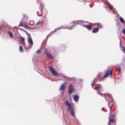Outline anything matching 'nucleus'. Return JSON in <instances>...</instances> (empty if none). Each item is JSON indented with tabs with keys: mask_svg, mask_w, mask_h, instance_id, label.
<instances>
[{
	"mask_svg": "<svg viewBox=\"0 0 125 125\" xmlns=\"http://www.w3.org/2000/svg\"><path fill=\"white\" fill-rule=\"evenodd\" d=\"M98 80V79L96 78H95L94 80L91 83V85L92 88L97 90V92L98 93V94L102 96H104V93H103L100 92V91H102V86L100 84H98L96 86V87L94 88L93 87V85L94 84L95 82Z\"/></svg>",
	"mask_w": 125,
	"mask_h": 125,
	"instance_id": "obj_1",
	"label": "nucleus"
},
{
	"mask_svg": "<svg viewBox=\"0 0 125 125\" xmlns=\"http://www.w3.org/2000/svg\"><path fill=\"white\" fill-rule=\"evenodd\" d=\"M25 32L26 33L28 37V42L29 43L30 46L31 47L32 46L33 44L32 40L30 34L28 33L26 31H25Z\"/></svg>",
	"mask_w": 125,
	"mask_h": 125,
	"instance_id": "obj_2",
	"label": "nucleus"
},
{
	"mask_svg": "<svg viewBox=\"0 0 125 125\" xmlns=\"http://www.w3.org/2000/svg\"><path fill=\"white\" fill-rule=\"evenodd\" d=\"M44 52L46 55L49 58L52 59L53 60H54L53 56L48 51L47 49L45 48L44 49Z\"/></svg>",
	"mask_w": 125,
	"mask_h": 125,
	"instance_id": "obj_3",
	"label": "nucleus"
},
{
	"mask_svg": "<svg viewBox=\"0 0 125 125\" xmlns=\"http://www.w3.org/2000/svg\"><path fill=\"white\" fill-rule=\"evenodd\" d=\"M49 68L54 76L58 75V73L56 72L54 68L51 66H49Z\"/></svg>",
	"mask_w": 125,
	"mask_h": 125,
	"instance_id": "obj_4",
	"label": "nucleus"
},
{
	"mask_svg": "<svg viewBox=\"0 0 125 125\" xmlns=\"http://www.w3.org/2000/svg\"><path fill=\"white\" fill-rule=\"evenodd\" d=\"M68 93L71 94L74 91V88L72 85L71 84H69Z\"/></svg>",
	"mask_w": 125,
	"mask_h": 125,
	"instance_id": "obj_5",
	"label": "nucleus"
},
{
	"mask_svg": "<svg viewBox=\"0 0 125 125\" xmlns=\"http://www.w3.org/2000/svg\"><path fill=\"white\" fill-rule=\"evenodd\" d=\"M68 110L69 111L71 115L72 116L74 115V113L72 107L69 108Z\"/></svg>",
	"mask_w": 125,
	"mask_h": 125,
	"instance_id": "obj_6",
	"label": "nucleus"
},
{
	"mask_svg": "<svg viewBox=\"0 0 125 125\" xmlns=\"http://www.w3.org/2000/svg\"><path fill=\"white\" fill-rule=\"evenodd\" d=\"M66 83V82L64 83H63V84L61 85L60 87H59V90L61 91H62L65 88V84Z\"/></svg>",
	"mask_w": 125,
	"mask_h": 125,
	"instance_id": "obj_7",
	"label": "nucleus"
},
{
	"mask_svg": "<svg viewBox=\"0 0 125 125\" xmlns=\"http://www.w3.org/2000/svg\"><path fill=\"white\" fill-rule=\"evenodd\" d=\"M81 21L77 20V21H73V22H72V23H76L77 24H79L80 25H82L83 27H85V26H84V25H85L84 24H83V25H81V24H79V23H81Z\"/></svg>",
	"mask_w": 125,
	"mask_h": 125,
	"instance_id": "obj_8",
	"label": "nucleus"
},
{
	"mask_svg": "<svg viewBox=\"0 0 125 125\" xmlns=\"http://www.w3.org/2000/svg\"><path fill=\"white\" fill-rule=\"evenodd\" d=\"M73 99L76 102H77L79 99V97L78 96L76 95H74L73 96Z\"/></svg>",
	"mask_w": 125,
	"mask_h": 125,
	"instance_id": "obj_9",
	"label": "nucleus"
},
{
	"mask_svg": "<svg viewBox=\"0 0 125 125\" xmlns=\"http://www.w3.org/2000/svg\"><path fill=\"white\" fill-rule=\"evenodd\" d=\"M64 104L66 106L68 107V108L72 107L70 104L69 103L68 101H66L64 102Z\"/></svg>",
	"mask_w": 125,
	"mask_h": 125,
	"instance_id": "obj_10",
	"label": "nucleus"
},
{
	"mask_svg": "<svg viewBox=\"0 0 125 125\" xmlns=\"http://www.w3.org/2000/svg\"><path fill=\"white\" fill-rule=\"evenodd\" d=\"M109 121L108 124V125H112V124L115 122V120L114 119H109Z\"/></svg>",
	"mask_w": 125,
	"mask_h": 125,
	"instance_id": "obj_11",
	"label": "nucleus"
},
{
	"mask_svg": "<svg viewBox=\"0 0 125 125\" xmlns=\"http://www.w3.org/2000/svg\"><path fill=\"white\" fill-rule=\"evenodd\" d=\"M85 27L87 28L89 30H91L92 29V27L90 25H84Z\"/></svg>",
	"mask_w": 125,
	"mask_h": 125,
	"instance_id": "obj_12",
	"label": "nucleus"
},
{
	"mask_svg": "<svg viewBox=\"0 0 125 125\" xmlns=\"http://www.w3.org/2000/svg\"><path fill=\"white\" fill-rule=\"evenodd\" d=\"M99 31V29L98 28H94L92 30V32L93 33H97Z\"/></svg>",
	"mask_w": 125,
	"mask_h": 125,
	"instance_id": "obj_13",
	"label": "nucleus"
},
{
	"mask_svg": "<svg viewBox=\"0 0 125 125\" xmlns=\"http://www.w3.org/2000/svg\"><path fill=\"white\" fill-rule=\"evenodd\" d=\"M7 32L9 35L10 37V38H12L13 36L12 33L9 30Z\"/></svg>",
	"mask_w": 125,
	"mask_h": 125,
	"instance_id": "obj_14",
	"label": "nucleus"
},
{
	"mask_svg": "<svg viewBox=\"0 0 125 125\" xmlns=\"http://www.w3.org/2000/svg\"><path fill=\"white\" fill-rule=\"evenodd\" d=\"M109 72L108 71H107L106 72L105 74H104V76L102 78V79L104 78H105L107 77L109 75Z\"/></svg>",
	"mask_w": 125,
	"mask_h": 125,
	"instance_id": "obj_15",
	"label": "nucleus"
},
{
	"mask_svg": "<svg viewBox=\"0 0 125 125\" xmlns=\"http://www.w3.org/2000/svg\"><path fill=\"white\" fill-rule=\"evenodd\" d=\"M119 19L120 20V21L122 23H124V24H125V22L124 19L121 17L120 16Z\"/></svg>",
	"mask_w": 125,
	"mask_h": 125,
	"instance_id": "obj_16",
	"label": "nucleus"
},
{
	"mask_svg": "<svg viewBox=\"0 0 125 125\" xmlns=\"http://www.w3.org/2000/svg\"><path fill=\"white\" fill-rule=\"evenodd\" d=\"M62 28H63V29H65L66 28L65 27H58L57 28H55L54 30V32H56V31L57 30H60V29H62Z\"/></svg>",
	"mask_w": 125,
	"mask_h": 125,
	"instance_id": "obj_17",
	"label": "nucleus"
},
{
	"mask_svg": "<svg viewBox=\"0 0 125 125\" xmlns=\"http://www.w3.org/2000/svg\"><path fill=\"white\" fill-rule=\"evenodd\" d=\"M19 51L21 52H23V49L22 46L21 45L20 46Z\"/></svg>",
	"mask_w": 125,
	"mask_h": 125,
	"instance_id": "obj_18",
	"label": "nucleus"
},
{
	"mask_svg": "<svg viewBox=\"0 0 125 125\" xmlns=\"http://www.w3.org/2000/svg\"><path fill=\"white\" fill-rule=\"evenodd\" d=\"M115 115H111L109 118V119H114L115 118Z\"/></svg>",
	"mask_w": 125,
	"mask_h": 125,
	"instance_id": "obj_19",
	"label": "nucleus"
},
{
	"mask_svg": "<svg viewBox=\"0 0 125 125\" xmlns=\"http://www.w3.org/2000/svg\"><path fill=\"white\" fill-rule=\"evenodd\" d=\"M97 25L99 28H102V25L98 23H97Z\"/></svg>",
	"mask_w": 125,
	"mask_h": 125,
	"instance_id": "obj_20",
	"label": "nucleus"
},
{
	"mask_svg": "<svg viewBox=\"0 0 125 125\" xmlns=\"http://www.w3.org/2000/svg\"><path fill=\"white\" fill-rule=\"evenodd\" d=\"M108 7L111 10H112L113 9V6L112 5H110V4H108Z\"/></svg>",
	"mask_w": 125,
	"mask_h": 125,
	"instance_id": "obj_21",
	"label": "nucleus"
},
{
	"mask_svg": "<svg viewBox=\"0 0 125 125\" xmlns=\"http://www.w3.org/2000/svg\"><path fill=\"white\" fill-rule=\"evenodd\" d=\"M20 39L22 40L23 43H24V44H25V42L24 41V38H23V37H22L21 36L20 37Z\"/></svg>",
	"mask_w": 125,
	"mask_h": 125,
	"instance_id": "obj_22",
	"label": "nucleus"
},
{
	"mask_svg": "<svg viewBox=\"0 0 125 125\" xmlns=\"http://www.w3.org/2000/svg\"><path fill=\"white\" fill-rule=\"evenodd\" d=\"M61 77L63 78H65L66 79H67V77L66 76L64 75H61Z\"/></svg>",
	"mask_w": 125,
	"mask_h": 125,
	"instance_id": "obj_23",
	"label": "nucleus"
},
{
	"mask_svg": "<svg viewBox=\"0 0 125 125\" xmlns=\"http://www.w3.org/2000/svg\"><path fill=\"white\" fill-rule=\"evenodd\" d=\"M73 26H74L73 25H72L71 26L70 28H67L68 29H69L70 30H71V29H73L74 28Z\"/></svg>",
	"mask_w": 125,
	"mask_h": 125,
	"instance_id": "obj_24",
	"label": "nucleus"
},
{
	"mask_svg": "<svg viewBox=\"0 0 125 125\" xmlns=\"http://www.w3.org/2000/svg\"><path fill=\"white\" fill-rule=\"evenodd\" d=\"M118 66V71L119 72H120L121 71V68L120 66L119 65H117Z\"/></svg>",
	"mask_w": 125,
	"mask_h": 125,
	"instance_id": "obj_25",
	"label": "nucleus"
},
{
	"mask_svg": "<svg viewBox=\"0 0 125 125\" xmlns=\"http://www.w3.org/2000/svg\"><path fill=\"white\" fill-rule=\"evenodd\" d=\"M125 62V59H123L122 60V62L121 63V64H122L123 63Z\"/></svg>",
	"mask_w": 125,
	"mask_h": 125,
	"instance_id": "obj_26",
	"label": "nucleus"
},
{
	"mask_svg": "<svg viewBox=\"0 0 125 125\" xmlns=\"http://www.w3.org/2000/svg\"><path fill=\"white\" fill-rule=\"evenodd\" d=\"M54 30L52 31H51L50 33L49 34L50 35H51L53 33H55V32H54Z\"/></svg>",
	"mask_w": 125,
	"mask_h": 125,
	"instance_id": "obj_27",
	"label": "nucleus"
},
{
	"mask_svg": "<svg viewBox=\"0 0 125 125\" xmlns=\"http://www.w3.org/2000/svg\"><path fill=\"white\" fill-rule=\"evenodd\" d=\"M41 21H39L36 24V25H39L40 24Z\"/></svg>",
	"mask_w": 125,
	"mask_h": 125,
	"instance_id": "obj_28",
	"label": "nucleus"
},
{
	"mask_svg": "<svg viewBox=\"0 0 125 125\" xmlns=\"http://www.w3.org/2000/svg\"><path fill=\"white\" fill-rule=\"evenodd\" d=\"M38 3H39V4L40 3V5L41 6V7H42L43 6V4L42 3V4H41V2H38Z\"/></svg>",
	"mask_w": 125,
	"mask_h": 125,
	"instance_id": "obj_29",
	"label": "nucleus"
},
{
	"mask_svg": "<svg viewBox=\"0 0 125 125\" xmlns=\"http://www.w3.org/2000/svg\"><path fill=\"white\" fill-rule=\"evenodd\" d=\"M122 32L125 35V29H124L122 31Z\"/></svg>",
	"mask_w": 125,
	"mask_h": 125,
	"instance_id": "obj_30",
	"label": "nucleus"
},
{
	"mask_svg": "<svg viewBox=\"0 0 125 125\" xmlns=\"http://www.w3.org/2000/svg\"><path fill=\"white\" fill-rule=\"evenodd\" d=\"M36 52L38 54H39L40 53L41 51L39 50H38Z\"/></svg>",
	"mask_w": 125,
	"mask_h": 125,
	"instance_id": "obj_31",
	"label": "nucleus"
},
{
	"mask_svg": "<svg viewBox=\"0 0 125 125\" xmlns=\"http://www.w3.org/2000/svg\"><path fill=\"white\" fill-rule=\"evenodd\" d=\"M50 34H48L47 35V36L46 38V41L47 40V39L49 37H50Z\"/></svg>",
	"mask_w": 125,
	"mask_h": 125,
	"instance_id": "obj_32",
	"label": "nucleus"
},
{
	"mask_svg": "<svg viewBox=\"0 0 125 125\" xmlns=\"http://www.w3.org/2000/svg\"><path fill=\"white\" fill-rule=\"evenodd\" d=\"M73 116L74 117V118L77 121V122H78V120L76 118V117L75 116V115H74H74L73 116Z\"/></svg>",
	"mask_w": 125,
	"mask_h": 125,
	"instance_id": "obj_33",
	"label": "nucleus"
},
{
	"mask_svg": "<svg viewBox=\"0 0 125 125\" xmlns=\"http://www.w3.org/2000/svg\"><path fill=\"white\" fill-rule=\"evenodd\" d=\"M109 101H110V102H111V103L113 101V100L112 99H111L110 100L109 99Z\"/></svg>",
	"mask_w": 125,
	"mask_h": 125,
	"instance_id": "obj_34",
	"label": "nucleus"
},
{
	"mask_svg": "<svg viewBox=\"0 0 125 125\" xmlns=\"http://www.w3.org/2000/svg\"><path fill=\"white\" fill-rule=\"evenodd\" d=\"M19 26H23L22 25L21 23L20 25H18Z\"/></svg>",
	"mask_w": 125,
	"mask_h": 125,
	"instance_id": "obj_35",
	"label": "nucleus"
},
{
	"mask_svg": "<svg viewBox=\"0 0 125 125\" xmlns=\"http://www.w3.org/2000/svg\"><path fill=\"white\" fill-rule=\"evenodd\" d=\"M122 51L124 52L125 53V47L124 48L123 50Z\"/></svg>",
	"mask_w": 125,
	"mask_h": 125,
	"instance_id": "obj_36",
	"label": "nucleus"
},
{
	"mask_svg": "<svg viewBox=\"0 0 125 125\" xmlns=\"http://www.w3.org/2000/svg\"><path fill=\"white\" fill-rule=\"evenodd\" d=\"M112 74V72L111 71H110V73H109V75H111Z\"/></svg>",
	"mask_w": 125,
	"mask_h": 125,
	"instance_id": "obj_37",
	"label": "nucleus"
},
{
	"mask_svg": "<svg viewBox=\"0 0 125 125\" xmlns=\"http://www.w3.org/2000/svg\"><path fill=\"white\" fill-rule=\"evenodd\" d=\"M79 80H80V81L81 82H82L83 81V79H79Z\"/></svg>",
	"mask_w": 125,
	"mask_h": 125,
	"instance_id": "obj_38",
	"label": "nucleus"
},
{
	"mask_svg": "<svg viewBox=\"0 0 125 125\" xmlns=\"http://www.w3.org/2000/svg\"><path fill=\"white\" fill-rule=\"evenodd\" d=\"M24 26H25V28H27V26H26V25L25 24H24Z\"/></svg>",
	"mask_w": 125,
	"mask_h": 125,
	"instance_id": "obj_39",
	"label": "nucleus"
},
{
	"mask_svg": "<svg viewBox=\"0 0 125 125\" xmlns=\"http://www.w3.org/2000/svg\"><path fill=\"white\" fill-rule=\"evenodd\" d=\"M42 9H41V10L42 13Z\"/></svg>",
	"mask_w": 125,
	"mask_h": 125,
	"instance_id": "obj_40",
	"label": "nucleus"
},
{
	"mask_svg": "<svg viewBox=\"0 0 125 125\" xmlns=\"http://www.w3.org/2000/svg\"><path fill=\"white\" fill-rule=\"evenodd\" d=\"M110 102H109V103H108V106L109 105V104H110Z\"/></svg>",
	"mask_w": 125,
	"mask_h": 125,
	"instance_id": "obj_41",
	"label": "nucleus"
},
{
	"mask_svg": "<svg viewBox=\"0 0 125 125\" xmlns=\"http://www.w3.org/2000/svg\"><path fill=\"white\" fill-rule=\"evenodd\" d=\"M82 22H86V21H82Z\"/></svg>",
	"mask_w": 125,
	"mask_h": 125,
	"instance_id": "obj_42",
	"label": "nucleus"
},
{
	"mask_svg": "<svg viewBox=\"0 0 125 125\" xmlns=\"http://www.w3.org/2000/svg\"><path fill=\"white\" fill-rule=\"evenodd\" d=\"M38 11H37V14H38V16H39V15H38Z\"/></svg>",
	"mask_w": 125,
	"mask_h": 125,
	"instance_id": "obj_43",
	"label": "nucleus"
},
{
	"mask_svg": "<svg viewBox=\"0 0 125 125\" xmlns=\"http://www.w3.org/2000/svg\"><path fill=\"white\" fill-rule=\"evenodd\" d=\"M22 44L23 45L24 44V45H25V44H24V43H23V42H22Z\"/></svg>",
	"mask_w": 125,
	"mask_h": 125,
	"instance_id": "obj_44",
	"label": "nucleus"
},
{
	"mask_svg": "<svg viewBox=\"0 0 125 125\" xmlns=\"http://www.w3.org/2000/svg\"><path fill=\"white\" fill-rule=\"evenodd\" d=\"M1 27L0 26V30Z\"/></svg>",
	"mask_w": 125,
	"mask_h": 125,
	"instance_id": "obj_45",
	"label": "nucleus"
},
{
	"mask_svg": "<svg viewBox=\"0 0 125 125\" xmlns=\"http://www.w3.org/2000/svg\"><path fill=\"white\" fill-rule=\"evenodd\" d=\"M120 43H121V42H120Z\"/></svg>",
	"mask_w": 125,
	"mask_h": 125,
	"instance_id": "obj_46",
	"label": "nucleus"
},
{
	"mask_svg": "<svg viewBox=\"0 0 125 125\" xmlns=\"http://www.w3.org/2000/svg\"><path fill=\"white\" fill-rule=\"evenodd\" d=\"M100 73H99V74H100Z\"/></svg>",
	"mask_w": 125,
	"mask_h": 125,
	"instance_id": "obj_47",
	"label": "nucleus"
},
{
	"mask_svg": "<svg viewBox=\"0 0 125 125\" xmlns=\"http://www.w3.org/2000/svg\"><path fill=\"white\" fill-rule=\"evenodd\" d=\"M37 0V1H38V0Z\"/></svg>",
	"mask_w": 125,
	"mask_h": 125,
	"instance_id": "obj_48",
	"label": "nucleus"
}]
</instances>
